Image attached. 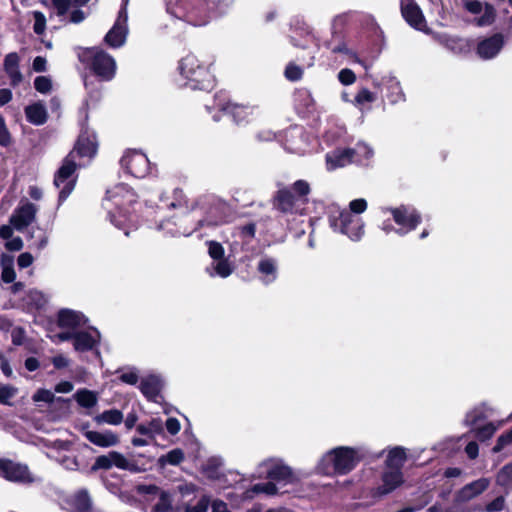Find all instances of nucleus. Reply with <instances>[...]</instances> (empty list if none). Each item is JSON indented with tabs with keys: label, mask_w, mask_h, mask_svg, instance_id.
<instances>
[{
	"label": "nucleus",
	"mask_w": 512,
	"mask_h": 512,
	"mask_svg": "<svg viewBox=\"0 0 512 512\" xmlns=\"http://www.w3.org/2000/svg\"><path fill=\"white\" fill-rule=\"evenodd\" d=\"M364 446H337L326 451L316 469L324 475H347L367 456Z\"/></svg>",
	"instance_id": "obj_1"
},
{
	"label": "nucleus",
	"mask_w": 512,
	"mask_h": 512,
	"mask_svg": "<svg viewBox=\"0 0 512 512\" xmlns=\"http://www.w3.org/2000/svg\"><path fill=\"white\" fill-rule=\"evenodd\" d=\"M367 209V201L363 198L352 200L349 211L342 209L329 215L330 226L334 231L348 236L353 241H359L364 235V222L352 213L361 214Z\"/></svg>",
	"instance_id": "obj_2"
},
{
	"label": "nucleus",
	"mask_w": 512,
	"mask_h": 512,
	"mask_svg": "<svg viewBox=\"0 0 512 512\" xmlns=\"http://www.w3.org/2000/svg\"><path fill=\"white\" fill-rule=\"evenodd\" d=\"M178 69L185 80L183 85L193 90H208L213 87L214 76L210 66L201 62L197 56L190 54L182 58Z\"/></svg>",
	"instance_id": "obj_3"
},
{
	"label": "nucleus",
	"mask_w": 512,
	"mask_h": 512,
	"mask_svg": "<svg viewBox=\"0 0 512 512\" xmlns=\"http://www.w3.org/2000/svg\"><path fill=\"white\" fill-rule=\"evenodd\" d=\"M135 202V194L126 185L119 184L107 191L104 206L108 209L110 222L119 229H125L128 217L126 207Z\"/></svg>",
	"instance_id": "obj_4"
},
{
	"label": "nucleus",
	"mask_w": 512,
	"mask_h": 512,
	"mask_svg": "<svg viewBox=\"0 0 512 512\" xmlns=\"http://www.w3.org/2000/svg\"><path fill=\"white\" fill-rule=\"evenodd\" d=\"M167 12L194 26H203L208 22L207 5L202 0H165Z\"/></svg>",
	"instance_id": "obj_5"
},
{
	"label": "nucleus",
	"mask_w": 512,
	"mask_h": 512,
	"mask_svg": "<svg viewBox=\"0 0 512 512\" xmlns=\"http://www.w3.org/2000/svg\"><path fill=\"white\" fill-rule=\"evenodd\" d=\"M382 213L384 215L390 214L398 226V228H394L388 220L384 221L381 224V229L386 234L396 232L398 235L404 236L415 230L421 222V215L416 209L409 206L402 205L396 208H383Z\"/></svg>",
	"instance_id": "obj_6"
},
{
	"label": "nucleus",
	"mask_w": 512,
	"mask_h": 512,
	"mask_svg": "<svg viewBox=\"0 0 512 512\" xmlns=\"http://www.w3.org/2000/svg\"><path fill=\"white\" fill-rule=\"evenodd\" d=\"M86 60L92 72L101 80L109 81L116 73L114 58L103 50L89 49L85 53Z\"/></svg>",
	"instance_id": "obj_7"
},
{
	"label": "nucleus",
	"mask_w": 512,
	"mask_h": 512,
	"mask_svg": "<svg viewBox=\"0 0 512 512\" xmlns=\"http://www.w3.org/2000/svg\"><path fill=\"white\" fill-rule=\"evenodd\" d=\"M259 468L266 473L267 478L284 485L299 481L298 475L281 459L265 460L259 465Z\"/></svg>",
	"instance_id": "obj_8"
},
{
	"label": "nucleus",
	"mask_w": 512,
	"mask_h": 512,
	"mask_svg": "<svg viewBox=\"0 0 512 512\" xmlns=\"http://www.w3.org/2000/svg\"><path fill=\"white\" fill-rule=\"evenodd\" d=\"M76 164L75 162H66L61 168L58 170L55 178L54 184L57 188L60 189L59 193V203L64 202L71 192L74 190L76 183Z\"/></svg>",
	"instance_id": "obj_9"
},
{
	"label": "nucleus",
	"mask_w": 512,
	"mask_h": 512,
	"mask_svg": "<svg viewBox=\"0 0 512 512\" xmlns=\"http://www.w3.org/2000/svg\"><path fill=\"white\" fill-rule=\"evenodd\" d=\"M127 2L128 0H124V5L119 11L116 22L105 36V42L112 48H119L126 42L128 34V15L126 11Z\"/></svg>",
	"instance_id": "obj_10"
},
{
	"label": "nucleus",
	"mask_w": 512,
	"mask_h": 512,
	"mask_svg": "<svg viewBox=\"0 0 512 512\" xmlns=\"http://www.w3.org/2000/svg\"><path fill=\"white\" fill-rule=\"evenodd\" d=\"M113 466L131 472H136L138 470L134 463L130 462L123 454L117 451H111L106 455L98 456L92 465L91 470H108Z\"/></svg>",
	"instance_id": "obj_11"
},
{
	"label": "nucleus",
	"mask_w": 512,
	"mask_h": 512,
	"mask_svg": "<svg viewBox=\"0 0 512 512\" xmlns=\"http://www.w3.org/2000/svg\"><path fill=\"white\" fill-rule=\"evenodd\" d=\"M97 150L98 141L96 134L89 129H83L70 155L74 157V153H76L80 158H94Z\"/></svg>",
	"instance_id": "obj_12"
},
{
	"label": "nucleus",
	"mask_w": 512,
	"mask_h": 512,
	"mask_svg": "<svg viewBox=\"0 0 512 512\" xmlns=\"http://www.w3.org/2000/svg\"><path fill=\"white\" fill-rule=\"evenodd\" d=\"M279 264L276 258L262 255L256 264V274L263 285H270L278 278Z\"/></svg>",
	"instance_id": "obj_13"
},
{
	"label": "nucleus",
	"mask_w": 512,
	"mask_h": 512,
	"mask_svg": "<svg viewBox=\"0 0 512 512\" xmlns=\"http://www.w3.org/2000/svg\"><path fill=\"white\" fill-rule=\"evenodd\" d=\"M225 109L237 125H245L262 114V109L257 104H229Z\"/></svg>",
	"instance_id": "obj_14"
},
{
	"label": "nucleus",
	"mask_w": 512,
	"mask_h": 512,
	"mask_svg": "<svg viewBox=\"0 0 512 512\" xmlns=\"http://www.w3.org/2000/svg\"><path fill=\"white\" fill-rule=\"evenodd\" d=\"M465 9L475 15V23L480 26H488L494 22L495 10L489 4H482L476 0H462Z\"/></svg>",
	"instance_id": "obj_15"
},
{
	"label": "nucleus",
	"mask_w": 512,
	"mask_h": 512,
	"mask_svg": "<svg viewBox=\"0 0 512 512\" xmlns=\"http://www.w3.org/2000/svg\"><path fill=\"white\" fill-rule=\"evenodd\" d=\"M38 208L28 201L21 202L10 217V224L18 231L24 230L35 219Z\"/></svg>",
	"instance_id": "obj_16"
},
{
	"label": "nucleus",
	"mask_w": 512,
	"mask_h": 512,
	"mask_svg": "<svg viewBox=\"0 0 512 512\" xmlns=\"http://www.w3.org/2000/svg\"><path fill=\"white\" fill-rule=\"evenodd\" d=\"M505 44V38L502 34L496 33L490 37L480 40L477 44L476 53L483 60L495 58Z\"/></svg>",
	"instance_id": "obj_17"
},
{
	"label": "nucleus",
	"mask_w": 512,
	"mask_h": 512,
	"mask_svg": "<svg viewBox=\"0 0 512 512\" xmlns=\"http://www.w3.org/2000/svg\"><path fill=\"white\" fill-rule=\"evenodd\" d=\"M100 341V333L95 328L74 331L73 347L77 352L93 350Z\"/></svg>",
	"instance_id": "obj_18"
},
{
	"label": "nucleus",
	"mask_w": 512,
	"mask_h": 512,
	"mask_svg": "<svg viewBox=\"0 0 512 512\" xmlns=\"http://www.w3.org/2000/svg\"><path fill=\"white\" fill-rule=\"evenodd\" d=\"M88 319L80 312L62 309L58 313V326L71 332L79 331L87 324Z\"/></svg>",
	"instance_id": "obj_19"
},
{
	"label": "nucleus",
	"mask_w": 512,
	"mask_h": 512,
	"mask_svg": "<svg viewBox=\"0 0 512 512\" xmlns=\"http://www.w3.org/2000/svg\"><path fill=\"white\" fill-rule=\"evenodd\" d=\"M401 12L410 26L417 30H424L426 26L425 19L414 0H401Z\"/></svg>",
	"instance_id": "obj_20"
},
{
	"label": "nucleus",
	"mask_w": 512,
	"mask_h": 512,
	"mask_svg": "<svg viewBox=\"0 0 512 512\" xmlns=\"http://www.w3.org/2000/svg\"><path fill=\"white\" fill-rule=\"evenodd\" d=\"M373 155V149L368 144L358 142L353 148L339 149L334 158L327 155L326 160H361L371 158Z\"/></svg>",
	"instance_id": "obj_21"
},
{
	"label": "nucleus",
	"mask_w": 512,
	"mask_h": 512,
	"mask_svg": "<svg viewBox=\"0 0 512 512\" xmlns=\"http://www.w3.org/2000/svg\"><path fill=\"white\" fill-rule=\"evenodd\" d=\"M0 475L14 482H26L31 480L26 466L9 460H0Z\"/></svg>",
	"instance_id": "obj_22"
},
{
	"label": "nucleus",
	"mask_w": 512,
	"mask_h": 512,
	"mask_svg": "<svg viewBox=\"0 0 512 512\" xmlns=\"http://www.w3.org/2000/svg\"><path fill=\"white\" fill-rule=\"evenodd\" d=\"M404 482V476L402 470L397 469H384L382 474V483L377 488V492L379 495H387L398 487H400Z\"/></svg>",
	"instance_id": "obj_23"
},
{
	"label": "nucleus",
	"mask_w": 512,
	"mask_h": 512,
	"mask_svg": "<svg viewBox=\"0 0 512 512\" xmlns=\"http://www.w3.org/2000/svg\"><path fill=\"white\" fill-rule=\"evenodd\" d=\"M489 485L490 480L488 478H479L462 487L458 491L456 499L458 502H468L482 494Z\"/></svg>",
	"instance_id": "obj_24"
},
{
	"label": "nucleus",
	"mask_w": 512,
	"mask_h": 512,
	"mask_svg": "<svg viewBox=\"0 0 512 512\" xmlns=\"http://www.w3.org/2000/svg\"><path fill=\"white\" fill-rule=\"evenodd\" d=\"M327 47L331 53L342 55L348 62L358 63L368 70L366 63L358 57L357 53L348 46L345 40L335 38L327 43Z\"/></svg>",
	"instance_id": "obj_25"
},
{
	"label": "nucleus",
	"mask_w": 512,
	"mask_h": 512,
	"mask_svg": "<svg viewBox=\"0 0 512 512\" xmlns=\"http://www.w3.org/2000/svg\"><path fill=\"white\" fill-rule=\"evenodd\" d=\"M84 436L88 441L102 448L116 446L119 443V436L110 430L102 432L87 430Z\"/></svg>",
	"instance_id": "obj_26"
},
{
	"label": "nucleus",
	"mask_w": 512,
	"mask_h": 512,
	"mask_svg": "<svg viewBox=\"0 0 512 512\" xmlns=\"http://www.w3.org/2000/svg\"><path fill=\"white\" fill-rule=\"evenodd\" d=\"M382 84L386 90V97L391 104H397L405 101V94L400 82L394 76H387L382 79Z\"/></svg>",
	"instance_id": "obj_27"
},
{
	"label": "nucleus",
	"mask_w": 512,
	"mask_h": 512,
	"mask_svg": "<svg viewBox=\"0 0 512 512\" xmlns=\"http://www.w3.org/2000/svg\"><path fill=\"white\" fill-rule=\"evenodd\" d=\"M274 205L282 213L297 212L296 197L287 189H280L277 192Z\"/></svg>",
	"instance_id": "obj_28"
},
{
	"label": "nucleus",
	"mask_w": 512,
	"mask_h": 512,
	"mask_svg": "<svg viewBox=\"0 0 512 512\" xmlns=\"http://www.w3.org/2000/svg\"><path fill=\"white\" fill-rule=\"evenodd\" d=\"M136 431L152 441L155 440L157 435L163 433V422L160 418H152L148 422H143L137 425Z\"/></svg>",
	"instance_id": "obj_29"
},
{
	"label": "nucleus",
	"mask_w": 512,
	"mask_h": 512,
	"mask_svg": "<svg viewBox=\"0 0 512 512\" xmlns=\"http://www.w3.org/2000/svg\"><path fill=\"white\" fill-rule=\"evenodd\" d=\"M406 460V449L401 446H396L388 451L387 458L385 460V467L389 469L402 470Z\"/></svg>",
	"instance_id": "obj_30"
},
{
	"label": "nucleus",
	"mask_w": 512,
	"mask_h": 512,
	"mask_svg": "<svg viewBox=\"0 0 512 512\" xmlns=\"http://www.w3.org/2000/svg\"><path fill=\"white\" fill-rule=\"evenodd\" d=\"M27 120L34 125H42L47 120V111L45 106L40 103H33L25 108Z\"/></svg>",
	"instance_id": "obj_31"
},
{
	"label": "nucleus",
	"mask_w": 512,
	"mask_h": 512,
	"mask_svg": "<svg viewBox=\"0 0 512 512\" xmlns=\"http://www.w3.org/2000/svg\"><path fill=\"white\" fill-rule=\"evenodd\" d=\"M161 383L158 377L149 376L141 381L140 389L142 393L149 399L155 400L159 395Z\"/></svg>",
	"instance_id": "obj_32"
},
{
	"label": "nucleus",
	"mask_w": 512,
	"mask_h": 512,
	"mask_svg": "<svg viewBox=\"0 0 512 512\" xmlns=\"http://www.w3.org/2000/svg\"><path fill=\"white\" fill-rule=\"evenodd\" d=\"M0 266L2 269L1 280L5 283H12L16 278L14 270V259L12 256L2 254L0 259Z\"/></svg>",
	"instance_id": "obj_33"
},
{
	"label": "nucleus",
	"mask_w": 512,
	"mask_h": 512,
	"mask_svg": "<svg viewBox=\"0 0 512 512\" xmlns=\"http://www.w3.org/2000/svg\"><path fill=\"white\" fill-rule=\"evenodd\" d=\"M206 271L210 276L218 275L222 278H227L233 272V267L230 262L223 258L212 263L210 267L206 268Z\"/></svg>",
	"instance_id": "obj_34"
},
{
	"label": "nucleus",
	"mask_w": 512,
	"mask_h": 512,
	"mask_svg": "<svg viewBox=\"0 0 512 512\" xmlns=\"http://www.w3.org/2000/svg\"><path fill=\"white\" fill-rule=\"evenodd\" d=\"M125 170L136 178H144L152 172L151 162H125Z\"/></svg>",
	"instance_id": "obj_35"
},
{
	"label": "nucleus",
	"mask_w": 512,
	"mask_h": 512,
	"mask_svg": "<svg viewBox=\"0 0 512 512\" xmlns=\"http://www.w3.org/2000/svg\"><path fill=\"white\" fill-rule=\"evenodd\" d=\"M377 96L367 88H361L355 95L352 104L358 108L361 112H364L367 104L375 102Z\"/></svg>",
	"instance_id": "obj_36"
},
{
	"label": "nucleus",
	"mask_w": 512,
	"mask_h": 512,
	"mask_svg": "<svg viewBox=\"0 0 512 512\" xmlns=\"http://www.w3.org/2000/svg\"><path fill=\"white\" fill-rule=\"evenodd\" d=\"M76 402L84 408H92L98 402L97 394L88 389H80L74 394Z\"/></svg>",
	"instance_id": "obj_37"
},
{
	"label": "nucleus",
	"mask_w": 512,
	"mask_h": 512,
	"mask_svg": "<svg viewBox=\"0 0 512 512\" xmlns=\"http://www.w3.org/2000/svg\"><path fill=\"white\" fill-rule=\"evenodd\" d=\"M98 424L119 425L123 421V413L117 409L106 410L94 418Z\"/></svg>",
	"instance_id": "obj_38"
},
{
	"label": "nucleus",
	"mask_w": 512,
	"mask_h": 512,
	"mask_svg": "<svg viewBox=\"0 0 512 512\" xmlns=\"http://www.w3.org/2000/svg\"><path fill=\"white\" fill-rule=\"evenodd\" d=\"M439 41L442 45L454 53H460L466 48L465 40L459 37L443 34L439 36Z\"/></svg>",
	"instance_id": "obj_39"
},
{
	"label": "nucleus",
	"mask_w": 512,
	"mask_h": 512,
	"mask_svg": "<svg viewBox=\"0 0 512 512\" xmlns=\"http://www.w3.org/2000/svg\"><path fill=\"white\" fill-rule=\"evenodd\" d=\"M266 494L269 496L275 495L278 493V488L276 484L272 481L257 483L253 485L248 491L247 494L252 496L253 494Z\"/></svg>",
	"instance_id": "obj_40"
},
{
	"label": "nucleus",
	"mask_w": 512,
	"mask_h": 512,
	"mask_svg": "<svg viewBox=\"0 0 512 512\" xmlns=\"http://www.w3.org/2000/svg\"><path fill=\"white\" fill-rule=\"evenodd\" d=\"M184 460V452L179 449H173L169 451L167 454L162 455L159 458V464L162 466H165L166 464L169 465H178Z\"/></svg>",
	"instance_id": "obj_41"
},
{
	"label": "nucleus",
	"mask_w": 512,
	"mask_h": 512,
	"mask_svg": "<svg viewBox=\"0 0 512 512\" xmlns=\"http://www.w3.org/2000/svg\"><path fill=\"white\" fill-rule=\"evenodd\" d=\"M496 483L505 489H512V464L500 469L496 476Z\"/></svg>",
	"instance_id": "obj_42"
},
{
	"label": "nucleus",
	"mask_w": 512,
	"mask_h": 512,
	"mask_svg": "<svg viewBox=\"0 0 512 512\" xmlns=\"http://www.w3.org/2000/svg\"><path fill=\"white\" fill-rule=\"evenodd\" d=\"M172 509V497L168 491H160L159 501L152 508V512H168Z\"/></svg>",
	"instance_id": "obj_43"
},
{
	"label": "nucleus",
	"mask_w": 512,
	"mask_h": 512,
	"mask_svg": "<svg viewBox=\"0 0 512 512\" xmlns=\"http://www.w3.org/2000/svg\"><path fill=\"white\" fill-rule=\"evenodd\" d=\"M211 499L208 495H203L195 505L186 504L184 512H207Z\"/></svg>",
	"instance_id": "obj_44"
},
{
	"label": "nucleus",
	"mask_w": 512,
	"mask_h": 512,
	"mask_svg": "<svg viewBox=\"0 0 512 512\" xmlns=\"http://www.w3.org/2000/svg\"><path fill=\"white\" fill-rule=\"evenodd\" d=\"M484 417L485 414L483 407H475L466 414L464 424L467 426H473Z\"/></svg>",
	"instance_id": "obj_45"
},
{
	"label": "nucleus",
	"mask_w": 512,
	"mask_h": 512,
	"mask_svg": "<svg viewBox=\"0 0 512 512\" xmlns=\"http://www.w3.org/2000/svg\"><path fill=\"white\" fill-rule=\"evenodd\" d=\"M284 75L287 80L295 82L302 78L303 70L300 66L289 63L285 68Z\"/></svg>",
	"instance_id": "obj_46"
},
{
	"label": "nucleus",
	"mask_w": 512,
	"mask_h": 512,
	"mask_svg": "<svg viewBox=\"0 0 512 512\" xmlns=\"http://www.w3.org/2000/svg\"><path fill=\"white\" fill-rule=\"evenodd\" d=\"M497 430V427L493 423H488L478 429L475 430V436L481 441L487 440L491 438L495 431Z\"/></svg>",
	"instance_id": "obj_47"
},
{
	"label": "nucleus",
	"mask_w": 512,
	"mask_h": 512,
	"mask_svg": "<svg viewBox=\"0 0 512 512\" xmlns=\"http://www.w3.org/2000/svg\"><path fill=\"white\" fill-rule=\"evenodd\" d=\"M337 79L342 85L349 86L356 82V75L351 69L343 68L338 72Z\"/></svg>",
	"instance_id": "obj_48"
},
{
	"label": "nucleus",
	"mask_w": 512,
	"mask_h": 512,
	"mask_svg": "<svg viewBox=\"0 0 512 512\" xmlns=\"http://www.w3.org/2000/svg\"><path fill=\"white\" fill-rule=\"evenodd\" d=\"M34 87L39 93L46 94L52 88V81L47 76H38L34 80Z\"/></svg>",
	"instance_id": "obj_49"
},
{
	"label": "nucleus",
	"mask_w": 512,
	"mask_h": 512,
	"mask_svg": "<svg viewBox=\"0 0 512 512\" xmlns=\"http://www.w3.org/2000/svg\"><path fill=\"white\" fill-rule=\"evenodd\" d=\"M208 253L210 257L214 260H220L224 258V248L223 246L216 241H209L208 243Z\"/></svg>",
	"instance_id": "obj_50"
},
{
	"label": "nucleus",
	"mask_w": 512,
	"mask_h": 512,
	"mask_svg": "<svg viewBox=\"0 0 512 512\" xmlns=\"http://www.w3.org/2000/svg\"><path fill=\"white\" fill-rule=\"evenodd\" d=\"M34 17V32L38 35H41L44 33L46 28V17L45 15L40 11H34L33 12Z\"/></svg>",
	"instance_id": "obj_51"
},
{
	"label": "nucleus",
	"mask_w": 512,
	"mask_h": 512,
	"mask_svg": "<svg viewBox=\"0 0 512 512\" xmlns=\"http://www.w3.org/2000/svg\"><path fill=\"white\" fill-rule=\"evenodd\" d=\"M56 14L60 18H64L71 6V0H51Z\"/></svg>",
	"instance_id": "obj_52"
},
{
	"label": "nucleus",
	"mask_w": 512,
	"mask_h": 512,
	"mask_svg": "<svg viewBox=\"0 0 512 512\" xmlns=\"http://www.w3.org/2000/svg\"><path fill=\"white\" fill-rule=\"evenodd\" d=\"M255 224L250 223L236 229L237 234L245 241L249 242L255 236Z\"/></svg>",
	"instance_id": "obj_53"
},
{
	"label": "nucleus",
	"mask_w": 512,
	"mask_h": 512,
	"mask_svg": "<svg viewBox=\"0 0 512 512\" xmlns=\"http://www.w3.org/2000/svg\"><path fill=\"white\" fill-rule=\"evenodd\" d=\"M187 205L186 197L181 189H175L172 195V201L168 204L171 208H178Z\"/></svg>",
	"instance_id": "obj_54"
},
{
	"label": "nucleus",
	"mask_w": 512,
	"mask_h": 512,
	"mask_svg": "<svg viewBox=\"0 0 512 512\" xmlns=\"http://www.w3.org/2000/svg\"><path fill=\"white\" fill-rule=\"evenodd\" d=\"M134 158L148 160V155L142 149L128 148L124 151L121 160H132Z\"/></svg>",
	"instance_id": "obj_55"
},
{
	"label": "nucleus",
	"mask_w": 512,
	"mask_h": 512,
	"mask_svg": "<svg viewBox=\"0 0 512 512\" xmlns=\"http://www.w3.org/2000/svg\"><path fill=\"white\" fill-rule=\"evenodd\" d=\"M512 443V430H509L497 439V443L493 448L494 452H500L504 447Z\"/></svg>",
	"instance_id": "obj_56"
},
{
	"label": "nucleus",
	"mask_w": 512,
	"mask_h": 512,
	"mask_svg": "<svg viewBox=\"0 0 512 512\" xmlns=\"http://www.w3.org/2000/svg\"><path fill=\"white\" fill-rule=\"evenodd\" d=\"M293 190L299 198L305 197L310 193V185L304 180H297L293 184Z\"/></svg>",
	"instance_id": "obj_57"
},
{
	"label": "nucleus",
	"mask_w": 512,
	"mask_h": 512,
	"mask_svg": "<svg viewBox=\"0 0 512 512\" xmlns=\"http://www.w3.org/2000/svg\"><path fill=\"white\" fill-rule=\"evenodd\" d=\"M35 402H47L51 403L54 400V394L50 390L40 389L33 395Z\"/></svg>",
	"instance_id": "obj_58"
},
{
	"label": "nucleus",
	"mask_w": 512,
	"mask_h": 512,
	"mask_svg": "<svg viewBox=\"0 0 512 512\" xmlns=\"http://www.w3.org/2000/svg\"><path fill=\"white\" fill-rule=\"evenodd\" d=\"M19 68V56L17 53H9L4 59V70H12Z\"/></svg>",
	"instance_id": "obj_59"
},
{
	"label": "nucleus",
	"mask_w": 512,
	"mask_h": 512,
	"mask_svg": "<svg viewBox=\"0 0 512 512\" xmlns=\"http://www.w3.org/2000/svg\"><path fill=\"white\" fill-rule=\"evenodd\" d=\"M28 298L31 304L39 308L45 304L44 295L38 290H31L28 293Z\"/></svg>",
	"instance_id": "obj_60"
},
{
	"label": "nucleus",
	"mask_w": 512,
	"mask_h": 512,
	"mask_svg": "<svg viewBox=\"0 0 512 512\" xmlns=\"http://www.w3.org/2000/svg\"><path fill=\"white\" fill-rule=\"evenodd\" d=\"M16 389L11 386L0 387V403L8 404L9 400L15 395Z\"/></svg>",
	"instance_id": "obj_61"
},
{
	"label": "nucleus",
	"mask_w": 512,
	"mask_h": 512,
	"mask_svg": "<svg viewBox=\"0 0 512 512\" xmlns=\"http://www.w3.org/2000/svg\"><path fill=\"white\" fill-rule=\"evenodd\" d=\"M504 506H505V499L503 496H499L496 499H494L492 502H490L486 506L485 510L487 512H499L504 509Z\"/></svg>",
	"instance_id": "obj_62"
},
{
	"label": "nucleus",
	"mask_w": 512,
	"mask_h": 512,
	"mask_svg": "<svg viewBox=\"0 0 512 512\" xmlns=\"http://www.w3.org/2000/svg\"><path fill=\"white\" fill-rule=\"evenodd\" d=\"M34 257L29 252L21 253L18 256L17 264L21 269L27 268L32 265Z\"/></svg>",
	"instance_id": "obj_63"
},
{
	"label": "nucleus",
	"mask_w": 512,
	"mask_h": 512,
	"mask_svg": "<svg viewBox=\"0 0 512 512\" xmlns=\"http://www.w3.org/2000/svg\"><path fill=\"white\" fill-rule=\"evenodd\" d=\"M32 69L34 72L41 73L47 70V60L45 57L37 56L32 63Z\"/></svg>",
	"instance_id": "obj_64"
}]
</instances>
